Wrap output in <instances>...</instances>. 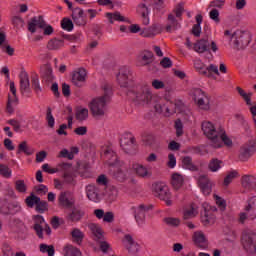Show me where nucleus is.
<instances>
[{"mask_svg":"<svg viewBox=\"0 0 256 256\" xmlns=\"http://www.w3.org/2000/svg\"><path fill=\"white\" fill-rule=\"evenodd\" d=\"M81 217H83V212H81L78 208H73L68 215L69 221H79Z\"/></svg>","mask_w":256,"mask_h":256,"instance_id":"45","label":"nucleus"},{"mask_svg":"<svg viewBox=\"0 0 256 256\" xmlns=\"http://www.w3.org/2000/svg\"><path fill=\"white\" fill-rule=\"evenodd\" d=\"M123 246L125 249L130 253V255H136L141 250V245L133 239L131 234H125L124 238L122 239Z\"/></svg>","mask_w":256,"mask_h":256,"instance_id":"16","label":"nucleus"},{"mask_svg":"<svg viewBox=\"0 0 256 256\" xmlns=\"http://www.w3.org/2000/svg\"><path fill=\"white\" fill-rule=\"evenodd\" d=\"M192 239L196 247H199L200 249H207L209 243L207 242V237L203 232L201 231L194 232Z\"/></svg>","mask_w":256,"mask_h":256,"instance_id":"23","label":"nucleus"},{"mask_svg":"<svg viewBox=\"0 0 256 256\" xmlns=\"http://www.w3.org/2000/svg\"><path fill=\"white\" fill-rule=\"evenodd\" d=\"M116 79L120 87L126 89V95L137 105H151L153 92L147 83L133 84V71L127 66L119 69Z\"/></svg>","mask_w":256,"mask_h":256,"instance_id":"1","label":"nucleus"},{"mask_svg":"<svg viewBox=\"0 0 256 256\" xmlns=\"http://www.w3.org/2000/svg\"><path fill=\"white\" fill-rule=\"evenodd\" d=\"M190 95H192L194 101L196 102L206 94L205 92H203V90H201V88H192L190 91Z\"/></svg>","mask_w":256,"mask_h":256,"instance_id":"52","label":"nucleus"},{"mask_svg":"<svg viewBox=\"0 0 256 256\" xmlns=\"http://www.w3.org/2000/svg\"><path fill=\"white\" fill-rule=\"evenodd\" d=\"M237 176V171H232L228 173L227 176L224 178L223 186L228 187Z\"/></svg>","mask_w":256,"mask_h":256,"instance_id":"53","label":"nucleus"},{"mask_svg":"<svg viewBox=\"0 0 256 256\" xmlns=\"http://www.w3.org/2000/svg\"><path fill=\"white\" fill-rule=\"evenodd\" d=\"M64 177V181L65 183H67L68 185H75L76 181H75V174L73 173V170L63 174Z\"/></svg>","mask_w":256,"mask_h":256,"instance_id":"54","label":"nucleus"},{"mask_svg":"<svg viewBox=\"0 0 256 256\" xmlns=\"http://www.w3.org/2000/svg\"><path fill=\"white\" fill-rule=\"evenodd\" d=\"M149 209H151V206H145L143 204L131 207V212L134 215L138 227H143V225H145V214Z\"/></svg>","mask_w":256,"mask_h":256,"instance_id":"13","label":"nucleus"},{"mask_svg":"<svg viewBox=\"0 0 256 256\" xmlns=\"http://www.w3.org/2000/svg\"><path fill=\"white\" fill-rule=\"evenodd\" d=\"M202 131L204 135L207 136V138L211 141V145L215 149L223 147V143L227 147H231V145H233V141L228 138L227 134H225V130L220 126L216 127L210 121L202 122Z\"/></svg>","mask_w":256,"mask_h":256,"instance_id":"3","label":"nucleus"},{"mask_svg":"<svg viewBox=\"0 0 256 256\" xmlns=\"http://www.w3.org/2000/svg\"><path fill=\"white\" fill-rule=\"evenodd\" d=\"M164 223H166L168 227H179V225H181V220L179 218L166 217L164 218Z\"/></svg>","mask_w":256,"mask_h":256,"instance_id":"50","label":"nucleus"},{"mask_svg":"<svg viewBox=\"0 0 256 256\" xmlns=\"http://www.w3.org/2000/svg\"><path fill=\"white\" fill-rule=\"evenodd\" d=\"M182 166L184 169H188V171L198 170L197 166L193 164V158H191V156H185L182 158Z\"/></svg>","mask_w":256,"mask_h":256,"instance_id":"39","label":"nucleus"},{"mask_svg":"<svg viewBox=\"0 0 256 256\" xmlns=\"http://www.w3.org/2000/svg\"><path fill=\"white\" fill-rule=\"evenodd\" d=\"M0 211L3 215H17L21 211V204L19 202H7L3 200L0 202Z\"/></svg>","mask_w":256,"mask_h":256,"instance_id":"15","label":"nucleus"},{"mask_svg":"<svg viewBox=\"0 0 256 256\" xmlns=\"http://www.w3.org/2000/svg\"><path fill=\"white\" fill-rule=\"evenodd\" d=\"M0 175L5 177V179H11L12 171L7 167V165L0 164Z\"/></svg>","mask_w":256,"mask_h":256,"instance_id":"55","label":"nucleus"},{"mask_svg":"<svg viewBox=\"0 0 256 256\" xmlns=\"http://www.w3.org/2000/svg\"><path fill=\"white\" fill-rule=\"evenodd\" d=\"M242 246L249 255H256V233L244 230L241 238Z\"/></svg>","mask_w":256,"mask_h":256,"instance_id":"8","label":"nucleus"},{"mask_svg":"<svg viewBox=\"0 0 256 256\" xmlns=\"http://www.w3.org/2000/svg\"><path fill=\"white\" fill-rule=\"evenodd\" d=\"M78 173L81 175V177H84L87 179V177H91V170L89 169V164L81 165L78 169Z\"/></svg>","mask_w":256,"mask_h":256,"instance_id":"51","label":"nucleus"},{"mask_svg":"<svg viewBox=\"0 0 256 256\" xmlns=\"http://www.w3.org/2000/svg\"><path fill=\"white\" fill-rule=\"evenodd\" d=\"M198 185L203 193V195H211L212 187L211 180L206 175H201L198 178Z\"/></svg>","mask_w":256,"mask_h":256,"instance_id":"21","label":"nucleus"},{"mask_svg":"<svg viewBox=\"0 0 256 256\" xmlns=\"http://www.w3.org/2000/svg\"><path fill=\"white\" fill-rule=\"evenodd\" d=\"M120 147L124 150V153L128 155H135L137 151V143H135V137L131 133H125L120 138Z\"/></svg>","mask_w":256,"mask_h":256,"instance_id":"12","label":"nucleus"},{"mask_svg":"<svg viewBox=\"0 0 256 256\" xmlns=\"http://www.w3.org/2000/svg\"><path fill=\"white\" fill-rule=\"evenodd\" d=\"M221 167H223V161L217 158H213L209 163V169L213 173L217 172L219 169H221Z\"/></svg>","mask_w":256,"mask_h":256,"instance_id":"44","label":"nucleus"},{"mask_svg":"<svg viewBox=\"0 0 256 256\" xmlns=\"http://www.w3.org/2000/svg\"><path fill=\"white\" fill-rule=\"evenodd\" d=\"M48 204L46 201H41V198L39 199V202L36 204V211L38 213H45L47 211Z\"/></svg>","mask_w":256,"mask_h":256,"instance_id":"61","label":"nucleus"},{"mask_svg":"<svg viewBox=\"0 0 256 256\" xmlns=\"http://www.w3.org/2000/svg\"><path fill=\"white\" fill-rule=\"evenodd\" d=\"M156 113H161L164 117H170L175 113V104L169 100H160L154 106Z\"/></svg>","mask_w":256,"mask_h":256,"instance_id":"14","label":"nucleus"},{"mask_svg":"<svg viewBox=\"0 0 256 256\" xmlns=\"http://www.w3.org/2000/svg\"><path fill=\"white\" fill-rule=\"evenodd\" d=\"M63 251L64 256H81V250L71 244H67L66 246H64Z\"/></svg>","mask_w":256,"mask_h":256,"instance_id":"38","label":"nucleus"},{"mask_svg":"<svg viewBox=\"0 0 256 256\" xmlns=\"http://www.w3.org/2000/svg\"><path fill=\"white\" fill-rule=\"evenodd\" d=\"M31 83L35 93H41V84L39 83V76L33 75Z\"/></svg>","mask_w":256,"mask_h":256,"instance_id":"56","label":"nucleus"},{"mask_svg":"<svg viewBox=\"0 0 256 256\" xmlns=\"http://www.w3.org/2000/svg\"><path fill=\"white\" fill-rule=\"evenodd\" d=\"M40 251L41 253H47L48 256L55 255V247L53 245L40 244Z\"/></svg>","mask_w":256,"mask_h":256,"instance_id":"49","label":"nucleus"},{"mask_svg":"<svg viewBox=\"0 0 256 256\" xmlns=\"http://www.w3.org/2000/svg\"><path fill=\"white\" fill-rule=\"evenodd\" d=\"M11 227H14L15 229H17L18 233H23L25 232V224L23 223V221H21L20 219L14 218L12 223H11Z\"/></svg>","mask_w":256,"mask_h":256,"instance_id":"47","label":"nucleus"},{"mask_svg":"<svg viewBox=\"0 0 256 256\" xmlns=\"http://www.w3.org/2000/svg\"><path fill=\"white\" fill-rule=\"evenodd\" d=\"M256 219V196L248 200V204L244 208V212L239 214L238 221L243 225L245 221H255Z\"/></svg>","mask_w":256,"mask_h":256,"instance_id":"10","label":"nucleus"},{"mask_svg":"<svg viewBox=\"0 0 256 256\" xmlns=\"http://www.w3.org/2000/svg\"><path fill=\"white\" fill-rule=\"evenodd\" d=\"M70 235L73 243H76L77 245H81V243H83V237H85V235L78 228H74Z\"/></svg>","mask_w":256,"mask_h":256,"instance_id":"40","label":"nucleus"},{"mask_svg":"<svg viewBox=\"0 0 256 256\" xmlns=\"http://www.w3.org/2000/svg\"><path fill=\"white\" fill-rule=\"evenodd\" d=\"M20 92L25 97H29V95H31V84L29 83V76L25 72L20 74Z\"/></svg>","mask_w":256,"mask_h":256,"instance_id":"19","label":"nucleus"},{"mask_svg":"<svg viewBox=\"0 0 256 256\" xmlns=\"http://www.w3.org/2000/svg\"><path fill=\"white\" fill-rule=\"evenodd\" d=\"M46 120H47V123H48V126L53 129V127H55V117H53V114L51 112V108H48L47 109V112H46Z\"/></svg>","mask_w":256,"mask_h":256,"instance_id":"59","label":"nucleus"},{"mask_svg":"<svg viewBox=\"0 0 256 256\" xmlns=\"http://www.w3.org/2000/svg\"><path fill=\"white\" fill-rule=\"evenodd\" d=\"M43 225H45V218L41 215L34 217V231H36L39 239H43Z\"/></svg>","mask_w":256,"mask_h":256,"instance_id":"28","label":"nucleus"},{"mask_svg":"<svg viewBox=\"0 0 256 256\" xmlns=\"http://www.w3.org/2000/svg\"><path fill=\"white\" fill-rule=\"evenodd\" d=\"M138 63L142 67L148 66V71H155V66L153 65V53L144 52L139 58Z\"/></svg>","mask_w":256,"mask_h":256,"instance_id":"18","label":"nucleus"},{"mask_svg":"<svg viewBox=\"0 0 256 256\" xmlns=\"http://www.w3.org/2000/svg\"><path fill=\"white\" fill-rule=\"evenodd\" d=\"M89 229L93 233V235L96 237V239H98V241H101V239H103V230L99 225L90 224Z\"/></svg>","mask_w":256,"mask_h":256,"instance_id":"43","label":"nucleus"},{"mask_svg":"<svg viewBox=\"0 0 256 256\" xmlns=\"http://www.w3.org/2000/svg\"><path fill=\"white\" fill-rule=\"evenodd\" d=\"M89 117V110L87 108H79L76 112V119L78 121H85Z\"/></svg>","mask_w":256,"mask_h":256,"instance_id":"48","label":"nucleus"},{"mask_svg":"<svg viewBox=\"0 0 256 256\" xmlns=\"http://www.w3.org/2000/svg\"><path fill=\"white\" fill-rule=\"evenodd\" d=\"M10 92L12 95L8 96V102L6 106L7 113H13L15 111V107L17 103H19V99L17 98V88H15V82H10Z\"/></svg>","mask_w":256,"mask_h":256,"instance_id":"17","label":"nucleus"},{"mask_svg":"<svg viewBox=\"0 0 256 256\" xmlns=\"http://www.w3.org/2000/svg\"><path fill=\"white\" fill-rule=\"evenodd\" d=\"M37 27L40 29H43V34L44 35H53V26L48 25L45 20H43V16H38V17H33L29 22H28V31L30 33H36L37 32Z\"/></svg>","mask_w":256,"mask_h":256,"instance_id":"9","label":"nucleus"},{"mask_svg":"<svg viewBox=\"0 0 256 256\" xmlns=\"http://www.w3.org/2000/svg\"><path fill=\"white\" fill-rule=\"evenodd\" d=\"M137 11L139 15L142 17V23L143 25H149V8L144 3H141L138 5Z\"/></svg>","mask_w":256,"mask_h":256,"instance_id":"31","label":"nucleus"},{"mask_svg":"<svg viewBox=\"0 0 256 256\" xmlns=\"http://www.w3.org/2000/svg\"><path fill=\"white\" fill-rule=\"evenodd\" d=\"M154 195L159 197L161 201H165L166 205L170 207L173 204L171 201V192L169 191V186H166L163 182H156L152 186Z\"/></svg>","mask_w":256,"mask_h":256,"instance_id":"11","label":"nucleus"},{"mask_svg":"<svg viewBox=\"0 0 256 256\" xmlns=\"http://www.w3.org/2000/svg\"><path fill=\"white\" fill-rule=\"evenodd\" d=\"M173 13L169 14L167 18V23L165 26L167 33H173V31L181 29V23H179V21H181V17L183 16V13H185L184 4H177L173 10Z\"/></svg>","mask_w":256,"mask_h":256,"instance_id":"5","label":"nucleus"},{"mask_svg":"<svg viewBox=\"0 0 256 256\" xmlns=\"http://www.w3.org/2000/svg\"><path fill=\"white\" fill-rule=\"evenodd\" d=\"M57 167H58V173H63V175L73 171V167L71 166L70 163H67V162H62L58 164Z\"/></svg>","mask_w":256,"mask_h":256,"instance_id":"46","label":"nucleus"},{"mask_svg":"<svg viewBox=\"0 0 256 256\" xmlns=\"http://www.w3.org/2000/svg\"><path fill=\"white\" fill-rule=\"evenodd\" d=\"M63 45H64L63 39L53 38L48 41L47 49H49L50 51H57V49H61Z\"/></svg>","mask_w":256,"mask_h":256,"instance_id":"37","label":"nucleus"},{"mask_svg":"<svg viewBox=\"0 0 256 256\" xmlns=\"http://www.w3.org/2000/svg\"><path fill=\"white\" fill-rule=\"evenodd\" d=\"M35 152V150L27 145V142H22L19 144L18 146V153H24V155H33V153Z\"/></svg>","mask_w":256,"mask_h":256,"instance_id":"41","label":"nucleus"},{"mask_svg":"<svg viewBox=\"0 0 256 256\" xmlns=\"http://www.w3.org/2000/svg\"><path fill=\"white\" fill-rule=\"evenodd\" d=\"M193 49L196 53H205V51H209V41L199 40L193 45Z\"/></svg>","mask_w":256,"mask_h":256,"instance_id":"33","label":"nucleus"},{"mask_svg":"<svg viewBox=\"0 0 256 256\" xmlns=\"http://www.w3.org/2000/svg\"><path fill=\"white\" fill-rule=\"evenodd\" d=\"M176 137H181L183 135V122L181 119L175 121Z\"/></svg>","mask_w":256,"mask_h":256,"instance_id":"63","label":"nucleus"},{"mask_svg":"<svg viewBox=\"0 0 256 256\" xmlns=\"http://www.w3.org/2000/svg\"><path fill=\"white\" fill-rule=\"evenodd\" d=\"M132 170L134 171L135 175H137V177H142L143 179H145V177H151V172L143 164L133 163Z\"/></svg>","mask_w":256,"mask_h":256,"instance_id":"25","label":"nucleus"},{"mask_svg":"<svg viewBox=\"0 0 256 256\" xmlns=\"http://www.w3.org/2000/svg\"><path fill=\"white\" fill-rule=\"evenodd\" d=\"M72 19L75 25H85V16L83 15V10L81 8H74L72 10Z\"/></svg>","mask_w":256,"mask_h":256,"instance_id":"29","label":"nucleus"},{"mask_svg":"<svg viewBox=\"0 0 256 256\" xmlns=\"http://www.w3.org/2000/svg\"><path fill=\"white\" fill-rule=\"evenodd\" d=\"M237 91L239 95L244 99V101H246V104L251 105V96L247 94L246 91L240 87L237 88Z\"/></svg>","mask_w":256,"mask_h":256,"instance_id":"62","label":"nucleus"},{"mask_svg":"<svg viewBox=\"0 0 256 256\" xmlns=\"http://www.w3.org/2000/svg\"><path fill=\"white\" fill-rule=\"evenodd\" d=\"M86 195L89 201H93L94 203H99V187L95 184H89L85 188Z\"/></svg>","mask_w":256,"mask_h":256,"instance_id":"24","label":"nucleus"},{"mask_svg":"<svg viewBox=\"0 0 256 256\" xmlns=\"http://www.w3.org/2000/svg\"><path fill=\"white\" fill-rule=\"evenodd\" d=\"M102 157L107 159L108 165L110 167H114L113 177L123 183L126 179H129V169L124 162H121L119 158H117V154L113 151V147L106 145L102 147Z\"/></svg>","mask_w":256,"mask_h":256,"instance_id":"2","label":"nucleus"},{"mask_svg":"<svg viewBox=\"0 0 256 256\" xmlns=\"http://www.w3.org/2000/svg\"><path fill=\"white\" fill-rule=\"evenodd\" d=\"M85 77H87V71L83 68H80L74 71L72 75V83L76 87H83V83H85Z\"/></svg>","mask_w":256,"mask_h":256,"instance_id":"22","label":"nucleus"},{"mask_svg":"<svg viewBox=\"0 0 256 256\" xmlns=\"http://www.w3.org/2000/svg\"><path fill=\"white\" fill-rule=\"evenodd\" d=\"M197 213V205L191 204L184 210V219H191V217H195Z\"/></svg>","mask_w":256,"mask_h":256,"instance_id":"42","label":"nucleus"},{"mask_svg":"<svg viewBox=\"0 0 256 256\" xmlns=\"http://www.w3.org/2000/svg\"><path fill=\"white\" fill-rule=\"evenodd\" d=\"M12 23H13L14 27H16V29H21L23 27V25H25V22L19 16H15L12 19Z\"/></svg>","mask_w":256,"mask_h":256,"instance_id":"64","label":"nucleus"},{"mask_svg":"<svg viewBox=\"0 0 256 256\" xmlns=\"http://www.w3.org/2000/svg\"><path fill=\"white\" fill-rule=\"evenodd\" d=\"M194 68L199 73V75H203L204 77H208L209 79H217L219 77V66L215 64H209L208 66L203 63V61L196 59L194 61Z\"/></svg>","mask_w":256,"mask_h":256,"instance_id":"6","label":"nucleus"},{"mask_svg":"<svg viewBox=\"0 0 256 256\" xmlns=\"http://www.w3.org/2000/svg\"><path fill=\"white\" fill-rule=\"evenodd\" d=\"M255 153V145L253 144H245L244 146L241 147L240 149V160L241 161H247L251 155Z\"/></svg>","mask_w":256,"mask_h":256,"instance_id":"26","label":"nucleus"},{"mask_svg":"<svg viewBox=\"0 0 256 256\" xmlns=\"http://www.w3.org/2000/svg\"><path fill=\"white\" fill-rule=\"evenodd\" d=\"M242 186L244 189H255L256 187V178L255 176H243L242 178Z\"/></svg>","mask_w":256,"mask_h":256,"instance_id":"34","label":"nucleus"},{"mask_svg":"<svg viewBox=\"0 0 256 256\" xmlns=\"http://www.w3.org/2000/svg\"><path fill=\"white\" fill-rule=\"evenodd\" d=\"M41 77L43 83H53V68H51L49 65H44L41 68Z\"/></svg>","mask_w":256,"mask_h":256,"instance_id":"27","label":"nucleus"},{"mask_svg":"<svg viewBox=\"0 0 256 256\" xmlns=\"http://www.w3.org/2000/svg\"><path fill=\"white\" fill-rule=\"evenodd\" d=\"M39 199V197L31 194L29 197L26 198V204L28 205V207H33L34 205H37V203H39Z\"/></svg>","mask_w":256,"mask_h":256,"instance_id":"60","label":"nucleus"},{"mask_svg":"<svg viewBox=\"0 0 256 256\" xmlns=\"http://www.w3.org/2000/svg\"><path fill=\"white\" fill-rule=\"evenodd\" d=\"M61 27L64 31H73V21L69 18H64L61 22Z\"/></svg>","mask_w":256,"mask_h":256,"instance_id":"58","label":"nucleus"},{"mask_svg":"<svg viewBox=\"0 0 256 256\" xmlns=\"http://www.w3.org/2000/svg\"><path fill=\"white\" fill-rule=\"evenodd\" d=\"M58 201L65 209H73V205L75 203L71 192H62L58 198Z\"/></svg>","mask_w":256,"mask_h":256,"instance_id":"20","label":"nucleus"},{"mask_svg":"<svg viewBox=\"0 0 256 256\" xmlns=\"http://www.w3.org/2000/svg\"><path fill=\"white\" fill-rule=\"evenodd\" d=\"M224 36L228 41H231L233 44L234 49H243L245 45H247L248 41L247 39V34L241 30H237L235 32L231 30H226L224 32Z\"/></svg>","mask_w":256,"mask_h":256,"instance_id":"7","label":"nucleus"},{"mask_svg":"<svg viewBox=\"0 0 256 256\" xmlns=\"http://www.w3.org/2000/svg\"><path fill=\"white\" fill-rule=\"evenodd\" d=\"M15 189L18 193H27V185L23 180H17L15 182Z\"/></svg>","mask_w":256,"mask_h":256,"instance_id":"57","label":"nucleus"},{"mask_svg":"<svg viewBox=\"0 0 256 256\" xmlns=\"http://www.w3.org/2000/svg\"><path fill=\"white\" fill-rule=\"evenodd\" d=\"M103 91V96L96 97L90 102V111L94 117H103L107 112V105L111 101V86L104 84Z\"/></svg>","mask_w":256,"mask_h":256,"instance_id":"4","label":"nucleus"},{"mask_svg":"<svg viewBox=\"0 0 256 256\" xmlns=\"http://www.w3.org/2000/svg\"><path fill=\"white\" fill-rule=\"evenodd\" d=\"M201 221L203 225H213V223H215V215L211 210L205 209L204 212H202Z\"/></svg>","mask_w":256,"mask_h":256,"instance_id":"32","label":"nucleus"},{"mask_svg":"<svg viewBox=\"0 0 256 256\" xmlns=\"http://www.w3.org/2000/svg\"><path fill=\"white\" fill-rule=\"evenodd\" d=\"M171 183L174 189H181V187H183V183H185V178L179 173H174L172 174Z\"/></svg>","mask_w":256,"mask_h":256,"instance_id":"35","label":"nucleus"},{"mask_svg":"<svg viewBox=\"0 0 256 256\" xmlns=\"http://www.w3.org/2000/svg\"><path fill=\"white\" fill-rule=\"evenodd\" d=\"M199 109H202L203 111H209L211 109L209 96L204 95L202 98H198V100L195 102Z\"/></svg>","mask_w":256,"mask_h":256,"instance_id":"36","label":"nucleus"},{"mask_svg":"<svg viewBox=\"0 0 256 256\" xmlns=\"http://www.w3.org/2000/svg\"><path fill=\"white\" fill-rule=\"evenodd\" d=\"M106 17L108 18V21L109 23H111V25H113L115 21H120L122 23H131L127 18H125V16H122L120 12H107Z\"/></svg>","mask_w":256,"mask_h":256,"instance_id":"30","label":"nucleus"}]
</instances>
